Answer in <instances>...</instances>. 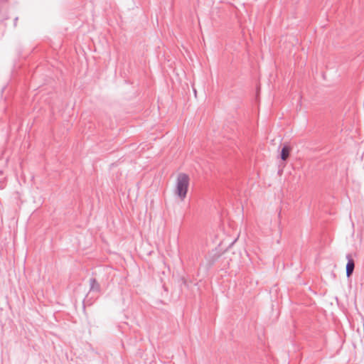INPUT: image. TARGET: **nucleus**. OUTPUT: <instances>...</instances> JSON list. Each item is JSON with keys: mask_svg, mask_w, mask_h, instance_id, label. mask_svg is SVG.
<instances>
[{"mask_svg": "<svg viewBox=\"0 0 364 364\" xmlns=\"http://www.w3.org/2000/svg\"><path fill=\"white\" fill-rule=\"evenodd\" d=\"M291 151V146H289V145H287V144L284 145V146L282 149V151H281L282 159L283 161H286L289 158Z\"/></svg>", "mask_w": 364, "mask_h": 364, "instance_id": "nucleus-3", "label": "nucleus"}, {"mask_svg": "<svg viewBox=\"0 0 364 364\" xmlns=\"http://www.w3.org/2000/svg\"><path fill=\"white\" fill-rule=\"evenodd\" d=\"M347 259L348 263L346 264V275L348 277H349L354 270L355 264L353 259L350 257V256H347Z\"/></svg>", "mask_w": 364, "mask_h": 364, "instance_id": "nucleus-2", "label": "nucleus"}, {"mask_svg": "<svg viewBox=\"0 0 364 364\" xmlns=\"http://www.w3.org/2000/svg\"><path fill=\"white\" fill-rule=\"evenodd\" d=\"M190 178L186 173H180L178 175L174 187V194L183 201L186 196L189 188Z\"/></svg>", "mask_w": 364, "mask_h": 364, "instance_id": "nucleus-1", "label": "nucleus"}]
</instances>
